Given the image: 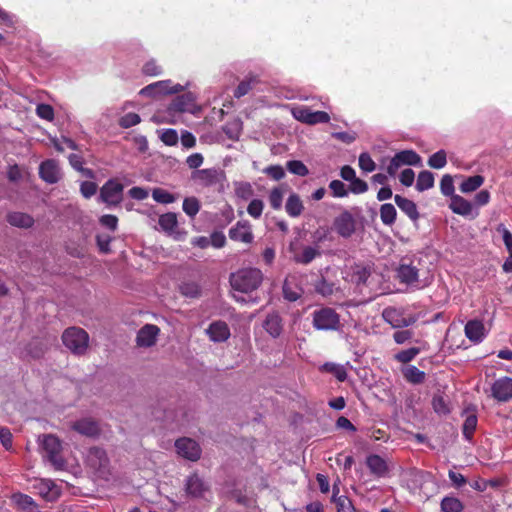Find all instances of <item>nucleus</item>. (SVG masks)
Segmentation results:
<instances>
[{
  "instance_id": "nucleus-59",
  "label": "nucleus",
  "mask_w": 512,
  "mask_h": 512,
  "mask_svg": "<svg viewBox=\"0 0 512 512\" xmlns=\"http://www.w3.org/2000/svg\"><path fill=\"white\" fill-rule=\"evenodd\" d=\"M160 138L166 145L169 146H173L178 142V134L173 129L163 130Z\"/></svg>"
},
{
  "instance_id": "nucleus-13",
  "label": "nucleus",
  "mask_w": 512,
  "mask_h": 512,
  "mask_svg": "<svg viewBox=\"0 0 512 512\" xmlns=\"http://www.w3.org/2000/svg\"><path fill=\"white\" fill-rule=\"evenodd\" d=\"M229 238L233 241L250 244L254 240L252 226L247 220L238 221L229 229Z\"/></svg>"
},
{
  "instance_id": "nucleus-33",
  "label": "nucleus",
  "mask_w": 512,
  "mask_h": 512,
  "mask_svg": "<svg viewBox=\"0 0 512 512\" xmlns=\"http://www.w3.org/2000/svg\"><path fill=\"white\" fill-rule=\"evenodd\" d=\"M194 98L191 94H184L176 97L170 105V110L176 112L190 111L193 106Z\"/></svg>"
},
{
  "instance_id": "nucleus-46",
  "label": "nucleus",
  "mask_w": 512,
  "mask_h": 512,
  "mask_svg": "<svg viewBox=\"0 0 512 512\" xmlns=\"http://www.w3.org/2000/svg\"><path fill=\"white\" fill-rule=\"evenodd\" d=\"M312 239L315 244H320L325 241L332 240L331 230L327 226L318 227L312 234Z\"/></svg>"
},
{
  "instance_id": "nucleus-5",
  "label": "nucleus",
  "mask_w": 512,
  "mask_h": 512,
  "mask_svg": "<svg viewBox=\"0 0 512 512\" xmlns=\"http://www.w3.org/2000/svg\"><path fill=\"white\" fill-rule=\"evenodd\" d=\"M225 179L224 172L219 168L194 170L191 174L193 183L201 188H207L221 183Z\"/></svg>"
},
{
  "instance_id": "nucleus-55",
  "label": "nucleus",
  "mask_w": 512,
  "mask_h": 512,
  "mask_svg": "<svg viewBox=\"0 0 512 512\" xmlns=\"http://www.w3.org/2000/svg\"><path fill=\"white\" fill-rule=\"evenodd\" d=\"M359 167L366 173L372 172L375 170L376 165L371 156L364 152L359 156Z\"/></svg>"
},
{
  "instance_id": "nucleus-19",
  "label": "nucleus",
  "mask_w": 512,
  "mask_h": 512,
  "mask_svg": "<svg viewBox=\"0 0 512 512\" xmlns=\"http://www.w3.org/2000/svg\"><path fill=\"white\" fill-rule=\"evenodd\" d=\"M209 339L213 342H224L230 337V329L223 321H215L206 329Z\"/></svg>"
},
{
  "instance_id": "nucleus-64",
  "label": "nucleus",
  "mask_w": 512,
  "mask_h": 512,
  "mask_svg": "<svg viewBox=\"0 0 512 512\" xmlns=\"http://www.w3.org/2000/svg\"><path fill=\"white\" fill-rule=\"evenodd\" d=\"M399 180H400L401 184L406 187L412 186V184L414 183V180H415L414 171L410 168L404 169L399 175Z\"/></svg>"
},
{
  "instance_id": "nucleus-44",
  "label": "nucleus",
  "mask_w": 512,
  "mask_h": 512,
  "mask_svg": "<svg viewBox=\"0 0 512 512\" xmlns=\"http://www.w3.org/2000/svg\"><path fill=\"white\" fill-rule=\"evenodd\" d=\"M477 422L478 420L475 414L467 415L462 427L463 435L467 440H471L472 435L477 427Z\"/></svg>"
},
{
  "instance_id": "nucleus-30",
  "label": "nucleus",
  "mask_w": 512,
  "mask_h": 512,
  "mask_svg": "<svg viewBox=\"0 0 512 512\" xmlns=\"http://www.w3.org/2000/svg\"><path fill=\"white\" fill-rule=\"evenodd\" d=\"M12 501L24 512H39L36 502L26 494H13Z\"/></svg>"
},
{
  "instance_id": "nucleus-34",
  "label": "nucleus",
  "mask_w": 512,
  "mask_h": 512,
  "mask_svg": "<svg viewBox=\"0 0 512 512\" xmlns=\"http://www.w3.org/2000/svg\"><path fill=\"white\" fill-rule=\"evenodd\" d=\"M402 164L407 166H421L422 159L414 150H402L395 154Z\"/></svg>"
},
{
  "instance_id": "nucleus-32",
  "label": "nucleus",
  "mask_w": 512,
  "mask_h": 512,
  "mask_svg": "<svg viewBox=\"0 0 512 512\" xmlns=\"http://www.w3.org/2000/svg\"><path fill=\"white\" fill-rule=\"evenodd\" d=\"M394 201L397 206L412 220H416L419 217L416 204L400 195H395Z\"/></svg>"
},
{
  "instance_id": "nucleus-53",
  "label": "nucleus",
  "mask_w": 512,
  "mask_h": 512,
  "mask_svg": "<svg viewBox=\"0 0 512 512\" xmlns=\"http://www.w3.org/2000/svg\"><path fill=\"white\" fill-rule=\"evenodd\" d=\"M140 121H141V118L138 114L130 112V113L123 115L119 119V125L122 128H130V127H133V126L139 124Z\"/></svg>"
},
{
  "instance_id": "nucleus-37",
  "label": "nucleus",
  "mask_w": 512,
  "mask_h": 512,
  "mask_svg": "<svg viewBox=\"0 0 512 512\" xmlns=\"http://www.w3.org/2000/svg\"><path fill=\"white\" fill-rule=\"evenodd\" d=\"M434 186V175L428 170L421 171L418 174L416 189L419 192L428 190Z\"/></svg>"
},
{
  "instance_id": "nucleus-39",
  "label": "nucleus",
  "mask_w": 512,
  "mask_h": 512,
  "mask_svg": "<svg viewBox=\"0 0 512 512\" xmlns=\"http://www.w3.org/2000/svg\"><path fill=\"white\" fill-rule=\"evenodd\" d=\"M396 209L392 204L386 203L380 207V218L383 224L392 225L396 220Z\"/></svg>"
},
{
  "instance_id": "nucleus-3",
  "label": "nucleus",
  "mask_w": 512,
  "mask_h": 512,
  "mask_svg": "<svg viewBox=\"0 0 512 512\" xmlns=\"http://www.w3.org/2000/svg\"><path fill=\"white\" fill-rule=\"evenodd\" d=\"M62 341L73 354L83 355L88 349L89 335L81 328L71 327L64 331Z\"/></svg>"
},
{
  "instance_id": "nucleus-2",
  "label": "nucleus",
  "mask_w": 512,
  "mask_h": 512,
  "mask_svg": "<svg viewBox=\"0 0 512 512\" xmlns=\"http://www.w3.org/2000/svg\"><path fill=\"white\" fill-rule=\"evenodd\" d=\"M42 449L45 453L44 457L53 465L56 470L65 468V461L61 456L62 445L58 437L47 434L39 438Z\"/></svg>"
},
{
  "instance_id": "nucleus-24",
  "label": "nucleus",
  "mask_w": 512,
  "mask_h": 512,
  "mask_svg": "<svg viewBox=\"0 0 512 512\" xmlns=\"http://www.w3.org/2000/svg\"><path fill=\"white\" fill-rule=\"evenodd\" d=\"M208 490L206 483L198 476L191 475L186 481V491L193 497H202Z\"/></svg>"
},
{
  "instance_id": "nucleus-23",
  "label": "nucleus",
  "mask_w": 512,
  "mask_h": 512,
  "mask_svg": "<svg viewBox=\"0 0 512 512\" xmlns=\"http://www.w3.org/2000/svg\"><path fill=\"white\" fill-rule=\"evenodd\" d=\"M465 335L472 342H481L485 336L484 324L479 320L468 321L465 325Z\"/></svg>"
},
{
  "instance_id": "nucleus-25",
  "label": "nucleus",
  "mask_w": 512,
  "mask_h": 512,
  "mask_svg": "<svg viewBox=\"0 0 512 512\" xmlns=\"http://www.w3.org/2000/svg\"><path fill=\"white\" fill-rule=\"evenodd\" d=\"M366 464L374 475L383 477L388 472L386 461L379 455H370L367 457Z\"/></svg>"
},
{
  "instance_id": "nucleus-8",
  "label": "nucleus",
  "mask_w": 512,
  "mask_h": 512,
  "mask_svg": "<svg viewBox=\"0 0 512 512\" xmlns=\"http://www.w3.org/2000/svg\"><path fill=\"white\" fill-rule=\"evenodd\" d=\"M86 462L98 476L105 478L109 474V459L102 448H90L86 456Z\"/></svg>"
},
{
  "instance_id": "nucleus-16",
  "label": "nucleus",
  "mask_w": 512,
  "mask_h": 512,
  "mask_svg": "<svg viewBox=\"0 0 512 512\" xmlns=\"http://www.w3.org/2000/svg\"><path fill=\"white\" fill-rule=\"evenodd\" d=\"M39 174L45 182L54 184L61 178V169L56 160L48 159L41 163Z\"/></svg>"
},
{
  "instance_id": "nucleus-51",
  "label": "nucleus",
  "mask_w": 512,
  "mask_h": 512,
  "mask_svg": "<svg viewBox=\"0 0 512 512\" xmlns=\"http://www.w3.org/2000/svg\"><path fill=\"white\" fill-rule=\"evenodd\" d=\"M337 512H356L351 500L346 496L334 498Z\"/></svg>"
},
{
  "instance_id": "nucleus-52",
  "label": "nucleus",
  "mask_w": 512,
  "mask_h": 512,
  "mask_svg": "<svg viewBox=\"0 0 512 512\" xmlns=\"http://www.w3.org/2000/svg\"><path fill=\"white\" fill-rule=\"evenodd\" d=\"M235 193L238 198L248 200L253 196V188L251 184L241 182L236 185Z\"/></svg>"
},
{
  "instance_id": "nucleus-11",
  "label": "nucleus",
  "mask_w": 512,
  "mask_h": 512,
  "mask_svg": "<svg viewBox=\"0 0 512 512\" xmlns=\"http://www.w3.org/2000/svg\"><path fill=\"white\" fill-rule=\"evenodd\" d=\"M333 228L339 236L349 238L356 230V220L349 211H344L335 217Z\"/></svg>"
},
{
  "instance_id": "nucleus-54",
  "label": "nucleus",
  "mask_w": 512,
  "mask_h": 512,
  "mask_svg": "<svg viewBox=\"0 0 512 512\" xmlns=\"http://www.w3.org/2000/svg\"><path fill=\"white\" fill-rule=\"evenodd\" d=\"M263 208H264V203L262 200L253 199L247 207V212L251 217L258 219L262 215Z\"/></svg>"
},
{
  "instance_id": "nucleus-12",
  "label": "nucleus",
  "mask_w": 512,
  "mask_h": 512,
  "mask_svg": "<svg viewBox=\"0 0 512 512\" xmlns=\"http://www.w3.org/2000/svg\"><path fill=\"white\" fill-rule=\"evenodd\" d=\"M177 453L190 461H196L201 456L199 444L191 438H180L175 442Z\"/></svg>"
},
{
  "instance_id": "nucleus-1",
  "label": "nucleus",
  "mask_w": 512,
  "mask_h": 512,
  "mask_svg": "<svg viewBox=\"0 0 512 512\" xmlns=\"http://www.w3.org/2000/svg\"><path fill=\"white\" fill-rule=\"evenodd\" d=\"M263 281V273L258 268H244L233 273L230 278L234 290L248 293L256 290Z\"/></svg>"
},
{
  "instance_id": "nucleus-61",
  "label": "nucleus",
  "mask_w": 512,
  "mask_h": 512,
  "mask_svg": "<svg viewBox=\"0 0 512 512\" xmlns=\"http://www.w3.org/2000/svg\"><path fill=\"white\" fill-rule=\"evenodd\" d=\"M264 173L273 178L274 180H280L285 176V171L280 165H271L264 169Z\"/></svg>"
},
{
  "instance_id": "nucleus-20",
  "label": "nucleus",
  "mask_w": 512,
  "mask_h": 512,
  "mask_svg": "<svg viewBox=\"0 0 512 512\" xmlns=\"http://www.w3.org/2000/svg\"><path fill=\"white\" fill-rule=\"evenodd\" d=\"M397 277L402 283L414 285L419 279V269L411 263L403 262L397 269Z\"/></svg>"
},
{
  "instance_id": "nucleus-58",
  "label": "nucleus",
  "mask_w": 512,
  "mask_h": 512,
  "mask_svg": "<svg viewBox=\"0 0 512 512\" xmlns=\"http://www.w3.org/2000/svg\"><path fill=\"white\" fill-rule=\"evenodd\" d=\"M334 197H345L347 196V190L345 184L340 180H333L329 184Z\"/></svg>"
},
{
  "instance_id": "nucleus-6",
  "label": "nucleus",
  "mask_w": 512,
  "mask_h": 512,
  "mask_svg": "<svg viewBox=\"0 0 512 512\" xmlns=\"http://www.w3.org/2000/svg\"><path fill=\"white\" fill-rule=\"evenodd\" d=\"M124 186L117 180H108L100 189L99 200L108 207L118 206L123 199Z\"/></svg>"
},
{
  "instance_id": "nucleus-50",
  "label": "nucleus",
  "mask_w": 512,
  "mask_h": 512,
  "mask_svg": "<svg viewBox=\"0 0 512 512\" xmlns=\"http://www.w3.org/2000/svg\"><path fill=\"white\" fill-rule=\"evenodd\" d=\"M419 353H420L419 348L412 347L407 350H402V351L398 352L395 355V359L401 363H408V362L412 361Z\"/></svg>"
},
{
  "instance_id": "nucleus-10",
  "label": "nucleus",
  "mask_w": 512,
  "mask_h": 512,
  "mask_svg": "<svg viewBox=\"0 0 512 512\" xmlns=\"http://www.w3.org/2000/svg\"><path fill=\"white\" fill-rule=\"evenodd\" d=\"M291 112L296 120L310 125L327 123L330 120L328 113L324 111H312L305 106L294 107Z\"/></svg>"
},
{
  "instance_id": "nucleus-22",
  "label": "nucleus",
  "mask_w": 512,
  "mask_h": 512,
  "mask_svg": "<svg viewBox=\"0 0 512 512\" xmlns=\"http://www.w3.org/2000/svg\"><path fill=\"white\" fill-rule=\"evenodd\" d=\"M282 291L283 297L290 302L298 300L303 293L302 288L297 284L295 276H288L284 280Z\"/></svg>"
},
{
  "instance_id": "nucleus-4",
  "label": "nucleus",
  "mask_w": 512,
  "mask_h": 512,
  "mask_svg": "<svg viewBox=\"0 0 512 512\" xmlns=\"http://www.w3.org/2000/svg\"><path fill=\"white\" fill-rule=\"evenodd\" d=\"M312 317L313 327L316 330L334 331L338 330L340 327V316L330 307H323L315 310Z\"/></svg>"
},
{
  "instance_id": "nucleus-9",
  "label": "nucleus",
  "mask_w": 512,
  "mask_h": 512,
  "mask_svg": "<svg viewBox=\"0 0 512 512\" xmlns=\"http://www.w3.org/2000/svg\"><path fill=\"white\" fill-rule=\"evenodd\" d=\"M383 319L393 328H403L413 325L417 318L414 315H405L404 310L387 307L382 312Z\"/></svg>"
},
{
  "instance_id": "nucleus-62",
  "label": "nucleus",
  "mask_w": 512,
  "mask_h": 512,
  "mask_svg": "<svg viewBox=\"0 0 512 512\" xmlns=\"http://www.w3.org/2000/svg\"><path fill=\"white\" fill-rule=\"evenodd\" d=\"M99 222L102 226L115 231L118 226V218L115 215L106 214L100 217Z\"/></svg>"
},
{
  "instance_id": "nucleus-47",
  "label": "nucleus",
  "mask_w": 512,
  "mask_h": 512,
  "mask_svg": "<svg viewBox=\"0 0 512 512\" xmlns=\"http://www.w3.org/2000/svg\"><path fill=\"white\" fill-rule=\"evenodd\" d=\"M284 188L276 187L271 190L269 194V202L273 209L278 210L282 206V201L284 197Z\"/></svg>"
},
{
  "instance_id": "nucleus-60",
  "label": "nucleus",
  "mask_w": 512,
  "mask_h": 512,
  "mask_svg": "<svg viewBox=\"0 0 512 512\" xmlns=\"http://www.w3.org/2000/svg\"><path fill=\"white\" fill-rule=\"evenodd\" d=\"M37 115L45 120H52L54 118L53 108L48 104H39L36 108Z\"/></svg>"
},
{
  "instance_id": "nucleus-57",
  "label": "nucleus",
  "mask_w": 512,
  "mask_h": 512,
  "mask_svg": "<svg viewBox=\"0 0 512 512\" xmlns=\"http://www.w3.org/2000/svg\"><path fill=\"white\" fill-rule=\"evenodd\" d=\"M162 71V67L155 60L147 61L142 68V72L147 76H159Z\"/></svg>"
},
{
  "instance_id": "nucleus-38",
  "label": "nucleus",
  "mask_w": 512,
  "mask_h": 512,
  "mask_svg": "<svg viewBox=\"0 0 512 512\" xmlns=\"http://www.w3.org/2000/svg\"><path fill=\"white\" fill-rule=\"evenodd\" d=\"M200 207V201L194 196L186 197L183 200L182 209L190 218H194L198 214Z\"/></svg>"
},
{
  "instance_id": "nucleus-15",
  "label": "nucleus",
  "mask_w": 512,
  "mask_h": 512,
  "mask_svg": "<svg viewBox=\"0 0 512 512\" xmlns=\"http://www.w3.org/2000/svg\"><path fill=\"white\" fill-rule=\"evenodd\" d=\"M492 396L501 402L512 398V378L502 377L497 379L491 387Z\"/></svg>"
},
{
  "instance_id": "nucleus-42",
  "label": "nucleus",
  "mask_w": 512,
  "mask_h": 512,
  "mask_svg": "<svg viewBox=\"0 0 512 512\" xmlns=\"http://www.w3.org/2000/svg\"><path fill=\"white\" fill-rule=\"evenodd\" d=\"M447 164V155L444 150H439L428 159V165L433 169H442Z\"/></svg>"
},
{
  "instance_id": "nucleus-35",
  "label": "nucleus",
  "mask_w": 512,
  "mask_h": 512,
  "mask_svg": "<svg viewBox=\"0 0 512 512\" xmlns=\"http://www.w3.org/2000/svg\"><path fill=\"white\" fill-rule=\"evenodd\" d=\"M403 376L409 383L420 384L425 380V372L418 369L416 366L409 365L403 370Z\"/></svg>"
},
{
  "instance_id": "nucleus-14",
  "label": "nucleus",
  "mask_w": 512,
  "mask_h": 512,
  "mask_svg": "<svg viewBox=\"0 0 512 512\" xmlns=\"http://www.w3.org/2000/svg\"><path fill=\"white\" fill-rule=\"evenodd\" d=\"M37 493L46 501H56L61 495V488L50 479H40L34 484Z\"/></svg>"
},
{
  "instance_id": "nucleus-17",
  "label": "nucleus",
  "mask_w": 512,
  "mask_h": 512,
  "mask_svg": "<svg viewBox=\"0 0 512 512\" xmlns=\"http://www.w3.org/2000/svg\"><path fill=\"white\" fill-rule=\"evenodd\" d=\"M71 429L86 437H96L100 434L99 424L91 418H82L73 422Z\"/></svg>"
},
{
  "instance_id": "nucleus-28",
  "label": "nucleus",
  "mask_w": 512,
  "mask_h": 512,
  "mask_svg": "<svg viewBox=\"0 0 512 512\" xmlns=\"http://www.w3.org/2000/svg\"><path fill=\"white\" fill-rule=\"evenodd\" d=\"M450 209L456 214L468 216L472 213L473 206L465 198L459 195H453L451 198Z\"/></svg>"
},
{
  "instance_id": "nucleus-31",
  "label": "nucleus",
  "mask_w": 512,
  "mask_h": 512,
  "mask_svg": "<svg viewBox=\"0 0 512 512\" xmlns=\"http://www.w3.org/2000/svg\"><path fill=\"white\" fill-rule=\"evenodd\" d=\"M320 255L321 251L319 248L314 246H305L300 253L294 255L293 259L296 263L307 265Z\"/></svg>"
},
{
  "instance_id": "nucleus-45",
  "label": "nucleus",
  "mask_w": 512,
  "mask_h": 512,
  "mask_svg": "<svg viewBox=\"0 0 512 512\" xmlns=\"http://www.w3.org/2000/svg\"><path fill=\"white\" fill-rule=\"evenodd\" d=\"M179 289L183 296L189 298H197L201 293L199 285L195 282H184L180 285Z\"/></svg>"
},
{
  "instance_id": "nucleus-21",
  "label": "nucleus",
  "mask_w": 512,
  "mask_h": 512,
  "mask_svg": "<svg viewBox=\"0 0 512 512\" xmlns=\"http://www.w3.org/2000/svg\"><path fill=\"white\" fill-rule=\"evenodd\" d=\"M264 330L273 338H278L283 331V319L277 312L269 313L264 322Z\"/></svg>"
},
{
  "instance_id": "nucleus-18",
  "label": "nucleus",
  "mask_w": 512,
  "mask_h": 512,
  "mask_svg": "<svg viewBox=\"0 0 512 512\" xmlns=\"http://www.w3.org/2000/svg\"><path fill=\"white\" fill-rule=\"evenodd\" d=\"M160 329L153 324H146L137 334V345L140 347H151L156 343Z\"/></svg>"
},
{
  "instance_id": "nucleus-41",
  "label": "nucleus",
  "mask_w": 512,
  "mask_h": 512,
  "mask_svg": "<svg viewBox=\"0 0 512 512\" xmlns=\"http://www.w3.org/2000/svg\"><path fill=\"white\" fill-rule=\"evenodd\" d=\"M70 165L77 171L81 172L85 177H93V171L83 167V159L78 154H70L69 157Z\"/></svg>"
},
{
  "instance_id": "nucleus-43",
  "label": "nucleus",
  "mask_w": 512,
  "mask_h": 512,
  "mask_svg": "<svg viewBox=\"0 0 512 512\" xmlns=\"http://www.w3.org/2000/svg\"><path fill=\"white\" fill-rule=\"evenodd\" d=\"M152 197L153 199L162 204H170L176 201L177 197L171 194L170 192L162 189V188H155L152 191Z\"/></svg>"
},
{
  "instance_id": "nucleus-36",
  "label": "nucleus",
  "mask_w": 512,
  "mask_h": 512,
  "mask_svg": "<svg viewBox=\"0 0 512 512\" xmlns=\"http://www.w3.org/2000/svg\"><path fill=\"white\" fill-rule=\"evenodd\" d=\"M484 183V177L481 175L470 176L463 180L460 184V191L462 193H471L476 191Z\"/></svg>"
},
{
  "instance_id": "nucleus-7",
  "label": "nucleus",
  "mask_w": 512,
  "mask_h": 512,
  "mask_svg": "<svg viewBox=\"0 0 512 512\" xmlns=\"http://www.w3.org/2000/svg\"><path fill=\"white\" fill-rule=\"evenodd\" d=\"M184 90V86L181 84H173L171 80H162L151 83L139 92L142 96L147 97H159L168 94H177Z\"/></svg>"
},
{
  "instance_id": "nucleus-40",
  "label": "nucleus",
  "mask_w": 512,
  "mask_h": 512,
  "mask_svg": "<svg viewBox=\"0 0 512 512\" xmlns=\"http://www.w3.org/2000/svg\"><path fill=\"white\" fill-rule=\"evenodd\" d=\"M462 509L461 501L455 497H445L441 501L442 512H461Z\"/></svg>"
},
{
  "instance_id": "nucleus-49",
  "label": "nucleus",
  "mask_w": 512,
  "mask_h": 512,
  "mask_svg": "<svg viewBox=\"0 0 512 512\" xmlns=\"http://www.w3.org/2000/svg\"><path fill=\"white\" fill-rule=\"evenodd\" d=\"M323 369L332 373L339 381H344L347 378V372L341 365L335 363H325Z\"/></svg>"
},
{
  "instance_id": "nucleus-27",
  "label": "nucleus",
  "mask_w": 512,
  "mask_h": 512,
  "mask_svg": "<svg viewBox=\"0 0 512 512\" xmlns=\"http://www.w3.org/2000/svg\"><path fill=\"white\" fill-rule=\"evenodd\" d=\"M285 210L292 218H297L302 214L304 205L299 195L296 193H291L289 195L285 204Z\"/></svg>"
},
{
  "instance_id": "nucleus-63",
  "label": "nucleus",
  "mask_w": 512,
  "mask_h": 512,
  "mask_svg": "<svg viewBox=\"0 0 512 512\" xmlns=\"http://www.w3.org/2000/svg\"><path fill=\"white\" fill-rule=\"evenodd\" d=\"M80 191L83 197L88 199L96 193L97 185L91 181H84L81 183Z\"/></svg>"
},
{
  "instance_id": "nucleus-26",
  "label": "nucleus",
  "mask_w": 512,
  "mask_h": 512,
  "mask_svg": "<svg viewBox=\"0 0 512 512\" xmlns=\"http://www.w3.org/2000/svg\"><path fill=\"white\" fill-rule=\"evenodd\" d=\"M159 226L161 229L167 233L168 235L172 236L177 233L178 228V220L177 215L173 212H168L165 214H162L159 217Z\"/></svg>"
},
{
  "instance_id": "nucleus-48",
  "label": "nucleus",
  "mask_w": 512,
  "mask_h": 512,
  "mask_svg": "<svg viewBox=\"0 0 512 512\" xmlns=\"http://www.w3.org/2000/svg\"><path fill=\"white\" fill-rule=\"evenodd\" d=\"M287 169L290 173L298 176H306L309 173L306 165L299 160H291L287 162Z\"/></svg>"
},
{
  "instance_id": "nucleus-29",
  "label": "nucleus",
  "mask_w": 512,
  "mask_h": 512,
  "mask_svg": "<svg viewBox=\"0 0 512 512\" xmlns=\"http://www.w3.org/2000/svg\"><path fill=\"white\" fill-rule=\"evenodd\" d=\"M7 221L10 225L18 228H30L34 224L32 216L22 212H11L7 215Z\"/></svg>"
},
{
  "instance_id": "nucleus-56",
  "label": "nucleus",
  "mask_w": 512,
  "mask_h": 512,
  "mask_svg": "<svg viewBox=\"0 0 512 512\" xmlns=\"http://www.w3.org/2000/svg\"><path fill=\"white\" fill-rule=\"evenodd\" d=\"M440 190L443 195L445 196H453L454 194V184H453V178L446 174L442 177L440 181Z\"/></svg>"
}]
</instances>
